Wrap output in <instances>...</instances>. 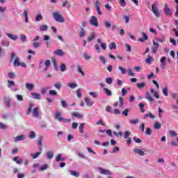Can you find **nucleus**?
<instances>
[{
    "label": "nucleus",
    "mask_w": 178,
    "mask_h": 178,
    "mask_svg": "<svg viewBox=\"0 0 178 178\" xmlns=\"http://www.w3.org/2000/svg\"><path fill=\"white\" fill-rule=\"evenodd\" d=\"M53 17L58 23H65V18L59 11L53 13Z\"/></svg>",
    "instance_id": "obj_1"
},
{
    "label": "nucleus",
    "mask_w": 178,
    "mask_h": 178,
    "mask_svg": "<svg viewBox=\"0 0 178 178\" xmlns=\"http://www.w3.org/2000/svg\"><path fill=\"white\" fill-rule=\"evenodd\" d=\"M60 116H62V114H60V113H59V111H56V115H55V119H56V120H58V122H63V123H67V122H70L72 121V120H70V119H66V118H62Z\"/></svg>",
    "instance_id": "obj_2"
},
{
    "label": "nucleus",
    "mask_w": 178,
    "mask_h": 178,
    "mask_svg": "<svg viewBox=\"0 0 178 178\" xmlns=\"http://www.w3.org/2000/svg\"><path fill=\"white\" fill-rule=\"evenodd\" d=\"M152 12H153V14L154 16H156V17H159L161 13L158 9V6H156L155 3L152 5Z\"/></svg>",
    "instance_id": "obj_3"
},
{
    "label": "nucleus",
    "mask_w": 178,
    "mask_h": 178,
    "mask_svg": "<svg viewBox=\"0 0 178 178\" xmlns=\"http://www.w3.org/2000/svg\"><path fill=\"white\" fill-rule=\"evenodd\" d=\"M90 23L91 26H94V27H98L99 25V23L98 22V19H97V17L92 16L90 17Z\"/></svg>",
    "instance_id": "obj_4"
},
{
    "label": "nucleus",
    "mask_w": 178,
    "mask_h": 178,
    "mask_svg": "<svg viewBox=\"0 0 178 178\" xmlns=\"http://www.w3.org/2000/svg\"><path fill=\"white\" fill-rule=\"evenodd\" d=\"M163 11L165 16H172V10H170V8H169V5H168V3L164 4Z\"/></svg>",
    "instance_id": "obj_5"
},
{
    "label": "nucleus",
    "mask_w": 178,
    "mask_h": 178,
    "mask_svg": "<svg viewBox=\"0 0 178 178\" xmlns=\"http://www.w3.org/2000/svg\"><path fill=\"white\" fill-rule=\"evenodd\" d=\"M40 108L38 107H35L32 110V116L33 118H40Z\"/></svg>",
    "instance_id": "obj_6"
},
{
    "label": "nucleus",
    "mask_w": 178,
    "mask_h": 178,
    "mask_svg": "<svg viewBox=\"0 0 178 178\" xmlns=\"http://www.w3.org/2000/svg\"><path fill=\"white\" fill-rule=\"evenodd\" d=\"M134 152H135V154H138V155H140V156H144V155H145L144 151L140 149H134Z\"/></svg>",
    "instance_id": "obj_7"
},
{
    "label": "nucleus",
    "mask_w": 178,
    "mask_h": 178,
    "mask_svg": "<svg viewBox=\"0 0 178 178\" xmlns=\"http://www.w3.org/2000/svg\"><path fill=\"white\" fill-rule=\"evenodd\" d=\"M142 35L143 38H140L138 40V41H140V42H145V41H147V40H148V36L147 35V33L143 32Z\"/></svg>",
    "instance_id": "obj_8"
},
{
    "label": "nucleus",
    "mask_w": 178,
    "mask_h": 178,
    "mask_svg": "<svg viewBox=\"0 0 178 178\" xmlns=\"http://www.w3.org/2000/svg\"><path fill=\"white\" fill-rule=\"evenodd\" d=\"M99 170H100L102 175H111V171H109L108 170H105L102 168H99Z\"/></svg>",
    "instance_id": "obj_9"
},
{
    "label": "nucleus",
    "mask_w": 178,
    "mask_h": 178,
    "mask_svg": "<svg viewBox=\"0 0 178 178\" xmlns=\"http://www.w3.org/2000/svg\"><path fill=\"white\" fill-rule=\"evenodd\" d=\"M24 138H25L24 135H19L15 138L14 141L15 143H17V141H23V140H24Z\"/></svg>",
    "instance_id": "obj_10"
},
{
    "label": "nucleus",
    "mask_w": 178,
    "mask_h": 178,
    "mask_svg": "<svg viewBox=\"0 0 178 178\" xmlns=\"http://www.w3.org/2000/svg\"><path fill=\"white\" fill-rule=\"evenodd\" d=\"M76 69H77L78 73H80V74H81V76L84 77L86 74H84V72L83 71V68H81V66L80 65H77Z\"/></svg>",
    "instance_id": "obj_11"
},
{
    "label": "nucleus",
    "mask_w": 178,
    "mask_h": 178,
    "mask_svg": "<svg viewBox=\"0 0 178 178\" xmlns=\"http://www.w3.org/2000/svg\"><path fill=\"white\" fill-rule=\"evenodd\" d=\"M13 161H14V162H16V163L17 165H20L23 163V159H19V156H15L13 159Z\"/></svg>",
    "instance_id": "obj_12"
},
{
    "label": "nucleus",
    "mask_w": 178,
    "mask_h": 178,
    "mask_svg": "<svg viewBox=\"0 0 178 178\" xmlns=\"http://www.w3.org/2000/svg\"><path fill=\"white\" fill-rule=\"evenodd\" d=\"M25 88H26V90H28L29 91H31V90H33L34 88V85H33V83H26L25 84Z\"/></svg>",
    "instance_id": "obj_13"
},
{
    "label": "nucleus",
    "mask_w": 178,
    "mask_h": 178,
    "mask_svg": "<svg viewBox=\"0 0 178 178\" xmlns=\"http://www.w3.org/2000/svg\"><path fill=\"white\" fill-rule=\"evenodd\" d=\"M84 101L87 105V106H92V104L94 102H92L91 100H90V98L88 97H85Z\"/></svg>",
    "instance_id": "obj_14"
},
{
    "label": "nucleus",
    "mask_w": 178,
    "mask_h": 178,
    "mask_svg": "<svg viewBox=\"0 0 178 178\" xmlns=\"http://www.w3.org/2000/svg\"><path fill=\"white\" fill-rule=\"evenodd\" d=\"M97 35V33L95 32H92L90 33V36L88 38V42H90V41H92Z\"/></svg>",
    "instance_id": "obj_15"
},
{
    "label": "nucleus",
    "mask_w": 178,
    "mask_h": 178,
    "mask_svg": "<svg viewBox=\"0 0 178 178\" xmlns=\"http://www.w3.org/2000/svg\"><path fill=\"white\" fill-rule=\"evenodd\" d=\"M72 115L74 118H78L79 119H82V118H83V115H81V113H79L78 112L72 113Z\"/></svg>",
    "instance_id": "obj_16"
},
{
    "label": "nucleus",
    "mask_w": 178,
    "mask_h": 178,
    "mask_svg": "<svg viewBox=\"0 0 178 178\" xmlns=\"http://www.w3.org/2000/svg\"><path fill=\"white\" fill-rule=\"evenodd\" d=\"M6 35H7V37H8V38H10V40H13V41H16V40H17V35H12L9 33H6Z\"/></svg>",
    "instance_id": "obj_17"
},
{
    "label": "nucleus",
    "mask_w": 178,
    "mask_h": 178,
    "mask_svg": "<svg viewBox=\"0 0 178 178\" xmlns=\"http://www.w3.org/2000/svg\"><path fill=\"white\" fill-rule=\"evenodd\" d=\"M54 54L58 55V56H63L64 53H63V51H62V49H58L54 51Z\"/></svg>",
    "instance_id": "obj_18"
},
{
    "label": "nucleus",
    "mask_w": 178,
    "mask_h": 178,
    "mask_svg": "<svg viewBox=\"0 0 178 178\" xmlns=\"http://www.w3.org/2000/svg\"><path fill=\"white\" fill-rule=\"evenodd\" d=\"M146 98L147 100L149 101V102H154L155 101L154 99V97H152V96H151V94H149V92L146 93Z\"/></svg>",
    "instance_id": "obj_19"
},
{
    "label": "nucleus",
    "mask_w": 178,
    "mask_h": 178,
    "mask_svg": "<svg viewBox=\"0 0 178 178\" xmlns=\"http://www.w3.org/2000/svg\"><path fill=\"white\" fill-rule=\"evenodd\" d=\"M33 106H34V104L33 103H30L29 108H27V111H26V115H30V113H31V110L33 109Z\"/></svg>",
    "instance_id": "obj_20"
},
{
    "label": "nucleus",
    "mask_w": 178,
    "mask_h": 178,
    "mask_svg": "<svg viewBox=\"0 0 178 178\" xmlns=\"http://www.w3.org/2000/svg\"><path fill=\"white\" fill-rule=\"evenodd\" d=\"M147 118H150V119H155V115H154L152 113H149L144 115L143 119L146 120Z\"/></svg>",
    "instance_id": "obj_21"
},
{
    "label": "nucleus",
    "mask_w": 178,
    "mask_h": 178,
    "mask_svg": "<svg viewBox=\"0 0 178 178\" xmlns=\"http://www.w3.org/2000/svg\"><path fill=\"white\" fill-rule=\"evenodd\" d=\"M3 99H4L5 102H6V106H10V102L12 101L10 99V98L5 97H3Z\"/></svg>",
    "instance_id": "obj_22"
},
{
    "label": "nucleus",
    "mask_w": 178,
    "mask_h": 178,
    "mask_svg": "<svg viewBox=\"0 0 178 178\" xmlns=\"http://www.w3.org/2000/svg\"><path fill=\"white\" fill-rule=\"evenodd\" d=\"M31 95H33L35 99H41V95H40L39 93L32 92Z\"/></svg>",
    "instance_id": "obj_23"
},
{
    "label": "nucleus",
    "mask_w": 178,
    "mask_h": 178,
    "mask_svg": "<svg viewBox=\"0 0 178 178\" xmlns=\"http://www.w3.org/2000/svg\"><path fill=\"white\" fill-rule=\"evenodd\" d=\"M103 91H104L105 94H106V95H108V97H111V95H112V91L109 90L108 88H104L103 89Z\"/></svg>",
    "instance_id": "obj_24"
},
{
    "label": "nucleus",
    "mask_w": 178,
    "mask_h": 178,
    "mask_svg": "<svg viewBox=\"0 0 178 178\" xmlns=\"http://www.w3.org/2000/svg\"><path fill=\"white\" fill-rule=\"evenodd\" d=\"M154 127L156 130H158L162 127V124L158 122H155Z\"/></svg>",
    "instance_id": "obj_25"
},
{
    "label": "nucleus",
    "mask_w": 178,
    "mask_h": 178,
    "mask_svg": "<svg viewBox=\"0 0 178 178\" xmlns=\"http://www.w3.org/2000/svg\"><path fill=\"white\" fill-rule=\"evenodd\" d=\"M47 158L48 159H52L54 158V153L51 151L47 152Z\"/></svg>",
    "instance_id": "obj_26"
},
{
    "label": "nucleus",
    "mask_w": 178,
    "mask_h": 178,
    "mask_svg": "<svg viewBox=\"0 0 178 178\" xmlns=\"http://www.w3.org/2000/svg\"><path fill=\"white\" fill-rule=\"evenodd\" d=\"M24 15L25 16V23H29V12L26 10H24Z\"/></svg>",
    "instance_id": "obj_27"
},
{
    "label": "nucleus",
    "mask_w": 178,
    "mask_h": 178,
    "mask_svg": "<svg viewBox=\"0 0 178 178\" xmlns=\"http://www.w3.org/2000/svg\"><path fill=\"white\" fill-rule=\"evenodd\" d=\"M22 63L19 62V58L16 57L14 60V66H20Z\"/></svg>",
    "instance_id": "obj_28"
},
{
    "label": "nucleus",
    "mask_w": 178,
    "mask_h": 178,
    "mask_svg": "<svg viewBox=\"0 0 178 178\" xmlns=\"http://www.w3.org/2000/svg\"><path fill=\"white\" fill-rule=\"evenodd\" d=\"M119 102H120V108H123V106L124 105V100L123 99V97H119Z\"/></svg>",
    "instance_id": "obj_29"
},
{
    "label": "nucleus",
    "mask_w": 178,
    "mask_h": 178,
    "mask_svg": "<svg viewBox=\"0 0 178 178\" xmlns=\"http://www.w3.org/2000/svg\"><path fill=\"white\" fill-rule=\"evenodd\" d=\"M40 155H41V151L36 152L35 154H31V156L33 159H36V158H38Z\"/></svg>",
    "instance_id": "obj_30"
},
{
    "label": "nucleus",
    "mask_w": 178,
    "mask_h": 178,
    "mask_svg": "<svg viewBox=\"0 0 178 178\" xmlns=\"http://www.w3.org/2000/svg\"><path fill=\"white\" fill-rule=\"evenodd\" d=\"M70 175H72V176H75V177H79L80 176V174L79 172H77L76 171L74 170H70Z\"/></svg>",
    "instance_id": "obj_31"
},
{
    "label": "nucleus",
    "mask_w": 178,
    "mask_h": 178,
    "mask_svg": "<svg viewBox=\"0 0 178 178\" xmlns=\"http://www.w3.org/2000/svg\"><path fill=\"white\" fill-rule=\"evenodd\" d=\"M163 94L165 95V97H168V95H169V92H168V87L164 86L163 88Z\"/></svg>",
    "instance_id": "obj_32"
},
{
    "label": "nucleus",
    "mask_w": 178,
    "mask_h": 178,
    "mask_svg": "<svg viewBox=\"0 0 178 178\" xmlns=\"http://www.w3.org/2000/svg\"><path fill=\"white\" fill-rule=\"evenodd\" d=\"M151 60H152V56H151V54H149L147 56V58L145 60V63H149V65H151Z\"/></svg>",
    "instance_id": "obj_33"
},
{
    "label": "nucleus",
    "mask_w": 178,
    "mask_h": 178,
    "mask_svg": "<svg viewBox=\"0 0 178 178\" xmlns=\"http://www.w3.org/2000/svg\"><path fill=\"white\" fill-rule=\"evenodd\" d=\"M86 124L85 123H81L79 125V133H84V125Z\"/></svg>",
    "instance_id": "obj_34"
},
{
    "label": "nucleus",
    "mask_w": 178,
    "mask_h": 178,
    "mask_svg": "<svg viewBox=\"0 0 178 178\" xmlns=\"http://www.w3.org/2000/svg\"><path fill=\"white\" fill-rule=\"evenodd\" d=\"M38 145L40 151H42V147H41L42 145V140L41 138L38 140Z\"/></svg>",
    "instance_id": "obj_35"
},
{
    "label": "nucleus",
    "mask_w": 178,
    "mask_h": 178,
    "mask_svg": "<svg viewBox=\"0 0 178 178\" xmlns=\"http://www.w3.org/2000/svg\"><path fill=\"white\" fill-rule=\"evenodd\" d=\"M67 86L70 87V88H72L73 90L76 88V87H77V85L76 83H68Z\"/></svg>",
    "instance_id": "obj_36"
},
{
    "label": "nucleus",
    "mask_w": 178,
    "mask_h": 178,
    "mask_svg": "<svg viewBox=\"0 0 178 178\" xmlns=\"http://www.w3.org/2000/svg\"><path fill=\"white\" fill-rule=\"evenodd\" d=\"M140 122V120L138 118L131 120L130 123L131 124H137Z\"/></svg>",
    "instance_id": "obj_37"
},
{
    "label": "nucleus",
    "mask_w": 178,
    "mask_h": 178,
    "mask_svg": "<svg viewBox=\"0 0 178 178\" xmlns=\"http://www.w3.org/2000/svg\"><path fill=\"white\" fill-rule=\"evenodd\" d=\"M139 106L140 108V111L142 113H144L145 112V110H144V106H145V104L144 103H140Z\"/></svg>",
    "instance_id": "obj_38"
},
{
    "label": "nucleus",
    "mask_w": 178,
    "mask_h": 178,
    "mask_svg": "<svg viewBox=\"0 0 178 178\" xmlns=\"http://www.w3.org/2000/svg\"><path fill=\"white\" fill-rule=\"evenodd\" d=\"M145 87V83L144 82L137 84V88H139V90H141V88H144Z\"/></svg>",
    "instance_id": "obj_39"
},
{
    "label": "nucleus",
    "mask_w": 178,
    "mask_h": 178,
    "mask_svg": "<svg viewBox=\"0 0 178 178\" xmlns=\"http://www.w3.org/2000/svg\"><path fill=\"white\" fill-rule=\"evenodd\" d=\"M54 87L56 90H60L61 87H62V85H60V82H58V83H54Z\"/></svg>",
    "instance_id": "obj_40"
},
{
    "label": "nucleus",
    "mask_w": 178,
    "mask_h": 178,
    "mask_svg": "<svg viewBox=\"0 0 178 178\" xmlns=\"http://www.w3.org/2000/svg\"><path fill=\"white\" fill-rule=\"evenodd\" d=\"M113 82V78L112 77H108L106 79V83H107V84H112Z\"/></svg>",
    "instance_id": "obj_41"
},
{
    "label": "nucleus",
    "mask_w": 178,
    "mask_h": 178,
    "mask_svg": "<svg viewBox=\"0 0 178 178\" xmlns=\"http://www.w3.org/2000/svg\"><path fill=\"white\" fill-rule=\"evenodd\" d=\"M145 134L146 136H151V134H152V130L151 129V128L146 129Z\"/></svg>",
    "instance_id": "obj_42"
},
{
    "label": "nucleus",
    "mask_w": 178,
    "mask_h": 178,
    "mask_svg": "<svg viewBox=\"0 0 178 178\" xmlns=\"http://www.w3.org/2000/svg\"><path fill=\"white\" fill-rule=\"evenodd\" d=\"M42 19H43V17L41 15V14H39L35 17L36 22H41Z\"/></svg>",
    "instance_id": "obj_43"
},
{
    "label": "nucleus",
    "mask_w": 178,
    "mask_h": 178,
    "mask_svg": "<svg viewBox=\"0 0 178 178\" xmlns=\"http://www.w3.org/2000/svg\"><path fill=\"white\" fill-rule=\"evenodd\" d=\"M129 111H130V108H126L122 111V115L126 117L129 116Z\"/></svg>",
    "instance_id": "obj_44"
},
{
    "label": "nucleus",
    "mask_w": 178,
    "mask_h": 178,
    "mask_svg": "<svg viewBox=\"0 0 178 178\" xmlns=\"http://www.w3.org/2000/svg\"><path fill=\"white\" fill-rule=\"evenodd\" d=\"M0 129H2L3 130H6V129H8V125L0 122Z\"/></svg>",
    "instance_id": "obj_45"
},
{
    "label": "nucleus",
    "mask_w": 178,
    "mask_h": 178,
    "mask_svg": "<svg viewBox=\"0 0 178 178\" xmlns=\"http://www.w3.org/2000/svg\"><path fill=\"white\" fill-rule=\"evenodd\" d=\"M76 96L78 97V98H81V89H78L76 90Z\"/></svg>",
    "instance_id": "obj_46"
},
{
    "label": "nucleus",
    "mask_w": 178,
    "mask_h": 178,
    "mask_svg": "<svg viewBox=\"0 0 178 178\" xmlns=\"http://www.w3.org/2000/svg\"><path fill=\"white\" fill-rule=\"evenodd\" d=\"M48 30V26L47 25H42L40 26V31H47Z\"/></svg>",
    "instance_id": "obj_47"
},
{
    "label": "nucleus",
    "mask_w": 178,
    "mask_h": 178,
    "mask_svg": "<svg viewBox=\"0 0 178 178\" xmlns=\"http://www.w3.org/2000/svg\"><path fill=\"white\" fill-rule=\"evenodd\" d=\"M7 81L8 83V88H10V87H12V86H15V81H10V80H8Z\"/></svg>",
    "instance_id": "obj_48"
},
{
    "label": "nucleus",
    "mask_w": 178,
    "mask_h": 178,
    "mask_svg": "<svg viewBox=\"0 0 178 178\" xmlns=\"http://www.w3.org/2000/svg\"><path fill=\"white\" fill-rule=\"evenodd\" d=\"M51 88L49 86L46 87L45 88L41 89L40 92L41 94H46L47 93V90H49Z\"/></svg>",
    "instance_id": "obj_49"
},
{
    "label": "nucleus",
    "mask_w": 178,
    "mask_h": 178,
    "mask_svg": "<svg viewBox=\"0 0 178 178\" xmlns=\"http://www.w3.org/2000/svg\"><path fill=\"white\" fill-rule=\"evenodd\" d=\"M125 48L127 52H131V46L129 44H125Z\"/></svg>",
    "instance_id": "obj_50"
},
{
    "label": "nucleus",
    "mask_w": 178,
    "mask_h": 178,
    "mask_svg": "<svg viewBox=\"0 0 178 178\" xmlns=\"http://www.w3.org/2000/svg\"><path fill=\"white\" fill-rule=\"evenodd\" d=\"M100 60L103 65L106 64V60L105 59V57L104 56H100Z\"/></svg>",
    "instance_id": "obj_51"
},
{
    "label": "nucleus",
    "mask_w": 178,
    "mask_h": 178,
    "mask_svg": "<svg viewBox=\"0 0 178 178\" xmlns=\"http://www.w3.org/2000/svg\"><path fill=\"white\" fill-rule=\"evenodd\" d=\"M48 169V165L44 164L40 167L41 172H44V170H47Z\"/></svg>",
    "instance_id": "obj_52"
},
{
    "label": "nucleus",
    "mask_w": 178,
    "mask_h": 178,
    "mask_svg": "<svg viewBox=\"0 0 178 178\" xmlns=\"http://www.w3.org/2000/svg\"><path fill=\"white\" fill-rule=\"evenodd\" d=\"M84 35H86V31H84V29H81L80 31L79 36L81 38H82V37H84Z\"/></svg>",
    "instance_id": "obj_53"
},
{
    "label": "nucleus",
    "mask_w": 178,
    "mask_h": 178,
    "mask_svg": "<svg viewBox=\"0 0 178 178\" xmlns=\"http://www.w3.org/2000/svg\"><path fill=\"white\" fill-rule=\"evenodd\" d=\"M133 140H134V141L136 142L137 144H140V143H141V139H140V138H137V137H136V136H134V137L133 138Z\"/></svg>",
    "instance_id": "obj_54"
},
{
    "label": "nucleus",
    "mask_w": 178,
    "mask_h": 178,
    "mask_svg": "<svg viewBox=\"0 0 178 178\" xmlns=\"http://www.w3.org/2000/svg\"><path fill=\"white\" fill-rule=\"evenodd\" d=\"M130 134H131L130 133V131H125V132H124V138H130Z\"/></svg>",
    "instance_id": "obj_55"
},
{
    "label": "nucleus",
    "mask_w": 178,
    "mask_h": 178,
    "mask_svg": "<svg viewBox=\"0 0 178 178\" xmlns=\"http://www.w3.org/2000/svg\"><path fill=\"white\" fill-rule=\"evenodd\" d=\"M120 5L122 6V8H124V6H126V0H120Z\"/></svg>",
    "instance_id": "obj_56"
},
{
    "label": "nucleus",
    "mask_w": 178,
    "mask_h": 178,
    "mask_svg": "<svg viewBox=\"0 0 178 178\" xmlns=\"http://www.w3.org/2000/svg\"><path fill=\"white\" fill-rule=\"evenodd\" d=\"M60 69L62 72H65V70H66V65H65V63H62L60 65Z\"/></svg>",
    "instance_id": "obj_57"
},
{
    "label": "nucleus",
    "mask_w": 178,
    "mask_h": 178,
    "mask_svg": "<svg viewBox=\"0 0 178 178\" xmlns=\"http://www.w3.org/2000/svg\"><path fill=\"white\" fill-rule=\"evenodd\" d=\"M61 105H62L63 108H67V106H68L67 103L65 100L61 101Z\"/></svg>",
    "instance_id": "obj_58"
},
{
    "label": "nucleus",
    "mask_w": 178,
    "mask_h": 178,
    "mask_svg": "<svg viewBox=\"0 0 178 178\" xmlns=\"http://www.w3.org/2000/svg\"><path fill=\"white\" fill-rule=\"evenodd\" d=\"M49 95H58V92H56V91H55L54 90H49Z\"/></svg>",
    "instance_id": "obj_59"
},
{
    "label": "nucleus",
    "mask_w": 178,
    "mask_h": 178,
    "mask_svg": "<svg viewBox=\"0 0 178 178\" xmlns=\"http://www.w3.org/2000/svg\"><path fill=\"white\" fill-rule=\"evenodd\" d=\"M118 69L121 71L122 74H124L126 73V69L122 67V66H119Z\"/></svg>",
    "instance_id": "obj_60"
},
{
    "label": "nucleus",
    "mask_w": 178,
    "mask_h": 178,
    "mask_svg": "<svg viewBox=\"0 0 178 178\" xmlns=\"http://www.w3.org/2000/svg\"><path fill=\"white\" fill-rule=\"evenodd\" d=\"M169 133H170V136H172V137H177V132L175 131H170Z\"/></svg>",
    "instance_id": "obj_61"
},
{
    "label": "nucleus",
    "mask_w": 178,
    "mask_h": 178,
    "mask_svg": "<svg viewBox=\"0 0 178 178\" xmlns=\"http://www.w3.org/2000/svg\"><path fill=\"white\" fill-rule=\"evenodd\" d=\"M16 98L17 101H21V102L23 101V95H17Z\"/></svg>",
    "instance_id": "obj_62"
},
{
    "label": "nucleus",
    "mask_w": 178,
    "mask_h": 178,
    "mask_svg": "<svg viewBox=\"0 0 178 178\" xmlns=\"http://www.w3.org/2000/svg\"><path fill=\"white\" fill-rule=\"evenodd\" d=\"M29 138L31 139L35 138V132L31 131L29 135Z\"/></svg>",
    "instance_id": "obj_63"
},
{
    "label": "nucleus",
    "mask_w": 178,
    "mask_h": 178,
    "mask_svg": "<svg viewBox=\"0 0 178 178\" xmlns=\"http://www.w3.org/2000/svg\"><path fill=\"white\" fill-rule=\"evenodd\" d=\"M172 31L175 33V37H178V26H177V29H173Z\"/></svg>",
    "instance_id": "obj_64"
}]
</instances>
